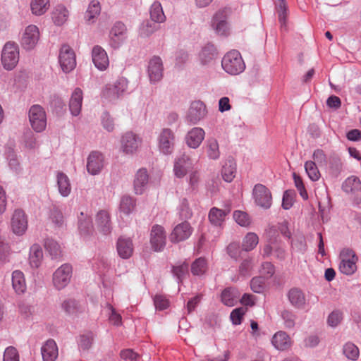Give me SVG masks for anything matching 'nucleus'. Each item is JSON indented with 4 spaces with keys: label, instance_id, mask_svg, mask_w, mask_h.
<instances>
[{
    "label": "nucleus",
    "instance_id": "nucleus-1",
    "mask_svg": "<svg viewBox=\"0 0 361 361\" xmlns=\"http://www.w3.org/2000/svg\"><path fill=\"white\" fill-rule=\"evenodd\" d=\"M221 66L227 73L231 75H239L245 69V63L240 53L237 50H232L224 56Z\"/></svg>",
    "mask_w": 361,
    "mask_h": 361
},
{
    "label": "nucleus",
    "instance_id": "nucleus-2",
    "mask_svg": "<svg viewBox=\"0 0 361 361\" xmlns=\"http://www.w3.org/2000/svg\"><path fill=\"white\" fill-rule=\"evenodd\" d=\"M157 142L160 154L166 156L171 155L176 148L175 132L169 128H162L157 135Z\"/></svg>",
    "mask_w": 361,
    "mask_h": 361
},
{
    "label": "nucleus",
    "instance_id": "nucleus-3",
    "mask_svg": "<svg viewBox=\"0 0 361 361\" xmlns=\"http://www.w3.org/2000/svg\"><path fill=\"white\" fill-rule=\"evenodd\" d=\"M18 45L13 42H6L1 51V61L6 71L13 70L19 61Z\"/></svg>",
    "mask_w": 361,
    "mask_h": 361
},
{
    "label": "nucleus",
    "instance_id": "nucleus-4",
    "mask_svg": "<svg viewBox=\"0 0 361 361\" xmlns=\"http://www.w3.org/2000/svg\"><path fill=\"white\" fill-rule=\"evenodd\" d=\"M128 81L125 78H118L114 84H108L102 90V96L109 102H114L123 97L128 90Z\"/></svg>",
    "mask_w": 361,
    "mask_h": 361
},
{
    "label": "nucleus",
    "instance_id": "nucleus-5",
    "mask_svg": "<svg viewBox=\"0 0 361 361\" xmlns=\"http://www.w3.org/2000/svg\"><path fill=\"white\" fill-rule=\"evenodd\" d=\"M195 164L190 155L186 152L177 156L173 161V173L178 178L185 177L195 167Z\"/></svg>",
    "mask_w": 361,
    "mask_h": 361
},
{
    "label": "nucleus",
    "instance_id": "nucleus-6",
    "mask_svg": "<svg viewBox=\"0 0 361 361\" xmlns=\"http://www.w3.org/2000/svg\"><path fill=\"white\" fill-rule=\"evenodd\" d=\"M357 257L355 252L350 249L345 248L340 253L339 270L345 275H351L357 270L356 262Z\"/></svg>",
    "mask_w": 361,
    "mask_h": 361
},
{
    "label": "nucleus",
    "instance_id": "nucleus-7",
    "mask_svg": "<svg viewBox=\"0 0 361 361\" xmlns=\"http://www.w3.org/2000/svg\"><path fill=\"white\" fill-rule=\"evenodd\" d=\"M29 120L33 130L40 133L47 126V116L44 109L37 104L33 105L29 110Z\"/></svg>",
    "mask_w": 361,
    "mask_h": 361
},
{
    "label": "nucleus",
    "instance_id": "nucleus-8",
    "mask_svg": "<svg viewBox=\"0 0 361 361\" xmlns=\"http://www.w3.org/2000/svg\"><path fill=\"white\" fill-rule=\"evenodd\" d=\"M207 114L206 105L200 100L190 104L185 116V122L189 125H196L203 120Z\"/></svg>",
    "mask_w": 361,
    "mask_h": 361
},
{
    "label": "nucleus",
    "instance_id": "nucleus-9",
    "mask_svg": "<svg viewBox=\"0 0 361 361\" xmlns=\"http://www.w3.org/2000/svg\"><path fill=\"white\" fill-rule=\"evenodd\" d=\"M142 138L132 131L123 134L121 138V150L126 154H133L137 152L142 143Z\"/></svg>",
    "mask_w": 361,
    "mask_h": 361
},
{
    "label": "nucleus",
    "instance_id": "nucleus-10",
    "mask_svg": "<svg viewBox=\"0 0 361 361\" xmlns=\"http://www.w3.org/2000/svg\"><path fill=\"white\" fill-rule=\"evenodd\" d=\"M255 202L263 209H269L271 206L272 197L270 190L264 185L256 184L252 190Z\"/></svg>",
    "mask_w": 361,
    "mask_h": 361
},
{
    "label": "nucleus",
    "instance_id": "nucleus-11",
    "mask_svg": "<svg viewBox=\"0 0 361 361\" xmlns=\"http://www.w3.org/2000/svg\"><path fill=\"white\" fill-rule=\"evenodd\" d=\"M72 276V267L68 264H63L53 274V284L58 290L64 288L70 282Z\"/></svg>",
    "mask_w": 361,
    "mask_h": 361
},
{
    "label": "nucleus",
    "instance_id": "nucleus-12",
    "mask_svg": "<svg viewBox=\"0 0 361 361\" xmlns=\"http://www.w3.org/2000/svg\"><path fill=\"white\" fill-rule=\"evenodd\" d=\"M59 62L64 73H69L76 66L75 55L73 50L66 44L61 47L59 56Z\"/></svg>",
    "mask_w": 361,
    "mask_h": 361
},
{
    "label": "nucleus",
    "instance_id": "nucleus-13",
    "mask_svg": "<svg viewBox=\"0 0 361 361\" xmlns=\"http://www.w3.org/2000/svg\"><path fill=\"white\" fill-rule=\"evenodd\" d=\"M127 38L126 25L118 21L114 24L109 32V44L114 49L119 48Z\"/></svg>",
    "mask_w": 361,
    "mask_h": 361
},
{
    "label": "nucleus",
    "instance_id": "nucleus-14",
    "mask_svg": "<svg viewBox=\"0 0 361 361\" xmlns=\"http://www.w3.org/2000/svg\"><path fill=\"white\" fill-rule=\"evenodd\" d=\"M39 39V31L35 25L27 26L22 35L20 43L22 47L27 50L32 49L37 44Z\"/></svg>",
    "mask_w": 361,
    "mask_h": 361
},
{
    "label": "nucleus",
    "instance_id": "nucleus-15",
    "mask_svg": "<svg viewBox=\"0 0 361 361\" xmlns=\"http://www.w3.org/2000/svg\"><path fill=\"white\" fill-rule=\"evenodd\" d=\"M12 231L18 235H23L27 228V219L23 210L16 209L11 220Z\"/></svg>",
    "mask_w": 361,
    "mask_h": 361
},
{
    "label": "nucleus",
    "instance_id": "nucleus-16",
    "mask_svg": "<svg viewBox=\"0 0 361 361\" xmlns=\"http://www.w3.org/2000/svg\"><path fill=\"white\" fill-rule=\"evenodd\" d=\"M205 137V132L200 127H193L185 135L186 145L193 149H197Z\"/></svg>",
    "mask_w": 361,
    "mask_h": 361
},
{
    "label": "nucleus",
    "instance_id": "nucleus-17",
    "mask_svg": "<svg viewBox=\"0 0 361 361\" xmlns=\"http://www.w3.org/2000/svg\"><path fill=\"white\" fill-rule=\"evenodd\" d=\"M166 233L164 228L159 225H154L150 233V243L156 252L161 251L166 245Z\"/></svg>",
    "mask_w": 361,
    "mask_h": 361
},
{
    "label": "nucleus",
    "instance_id": "nucleus-18",
    "mask_svg": "<svg viewBox=\"0 0 361 361\" xmlns=\"http://www.w3.org/2000/svg\"><path fill=\"white\" fill-rule=\"evenodd\" d=\"M212 27L218 35H228L229 25L224 11H219L214 14L212 20Z\"/></svg>",
    "mask_w": 361,
    "mask_h": 361
},
{
    "label": "nucleus",
    "instance_id": "nucleus-19",
    "mask_svg": "<svg viewBox=\"0 0 361 361\" xmlns=\"http://www.w3.org/2000/svg\"><path fill=\"white\" fill-rule=\"evenodd\" d=\"M163 63L162 60L159 56H153L149 61L148 76L152 83L160 81L163 77Z\"/></svg>",
    "mask_w": 361,
    "mask_h": 361
},
{
    "label": "nucleus",
    "instance_id": "nucleus-20",
    "mask_svg": "<svg viewBox=\"0 0 361 361\" xmlns=\"http://www.w3.org/2000/svg\"><path fill=\"white\" fill-rule=\"evenodd\" d=\"M192 232V228L190 223L185 221L175 226L171 234V240L173 243L185 240L191 235Z\"/></svg>",
    "mask_w": 361,
    "mask_h": 361
},
{
    "label": "nucleus",
    "instance_id": "nucleus-21",
    "mask_svg": "<svg viewBox=\"0 0 361 361\" xmlns=\"http://www.w3.org/2000/svg\"><path fill=\"white\" fill-rule=\"evenodd\" d=\"M92 58L95 67L99 71H104L108 68L109 58L106 51L102 47L97 45L93 47Z\"/></svg>",
    "mask_w": 361,
    "mask_h": 361
},
{
    "label": "nucleus",
    "instance_id": "nucleus-22",
    "mask_svg": "<svg viewBox=\"0 0 361 361\" xmlns=\"http://www.w3.org/2000/svg\"><path fill=\"white\" fill-rule=\"evenodd\" d=\"M104 166V157L99 152H92L87 158V170L91 175L100 173Z\"/></svg>",
    "mask_w": 361,
    "mask_h": 361
},
{
    "label": "nucleus",
    "instance_id": "nucleus-23",
    "mask_svg": "<svg viewBox=\"0 0 361 361\" xmlns=\"http://www.w3.org/2000/svg\"><path fill=\"white\" fill-rule=\"evenodd\" d=\"M287 298L293 307L299 310L305 307L307 304L306 296L301 289L298 288L290 289L287 293Z\"/></svg>",
    "mask_w": 361,
    "mask_h": 361
},
{
    "label": "nucleus",
    "instance_id": "nucleus-24",
    "mask_svg": "<svg viewBox=\"0 0 361 361\" xmlns=\"http://www.w3.org/2000/svg\"><path fill=\"white\" fill-rule=\"evenodd\" d=\"M149 174L146 169H140L135 175L133 181L135 194L142 195L147 188Z\"/></svg>",
    "mask_w": 361,
    "mask_h": 361
},
{
    "label": "nucleus",
    "instance_id": "nucleus-25",
    "mask_svg": "<svg viewBox=\"0 0 361 361\" xmlns=\"http://www.w3.org/2000/svg\"><path fill=\"white\" fill-rule=\"evenodd\" d=\"M82 99L83 93L82 90L79 87H76L73 90L69 102V109L71 114L73 116H77L80 114L82 108Z\"/></svg>",
    "mask_w": 361,
    "mask_h": 361
},
{
    "label": "nucleus",
    "instance_id": "nucleus-26",
    "mask_svg": "<svg viewBox=\"0 0 361 361\" xmlns=\"http://www.w3.org/2000/svg\"><path fill=\"white\" fill-rule=\"evenodd\" d=\"M56 186L59 194L63 197H68L71 192V185L68 176L61 171L56 173Z\"/></svg>",
    "mask_w": 361,
    "mask_h": 361
},
{
    "label": "nucleus",
    "instance_id": "nucleus-27",
    "mask_svg": "<svg viewBox=\"0 0 361 361\" xmlns=\"http://www.w3.org/2000/svg\"><path fill=\"white\" fill-rule=\"evenodd\" d=\"M116 249L118 255L123 259H128L133 252V244L130 238L120 237L118 239Z\"/></svg>",
    "mask_w": 361,
    "mask_h": 361
},
{
    "label": "nucleus",
    "instance_id": "nucleus-28",
    "mask_svg": "<svg viewBox=\"0 0 361 361\" xmlns=\"http://www.w3.org/2000/svg\"><path fill=\"white\" fill-rule=\"evenodd\" d=\"M96 224L98 230L104 235H108L111 231V223L108 212L99 211L96 216Z\"/></svg>",
    "mask_w": 361,
    "mask_h": 361
},
{
    "label": "nucleus",
    "instance_id": "nucleus-29",
    "mask_svg": "<svg viewBox=\"0 0 361 361\" xmlns=\"http://www.w3.org/2000/svg\"><path fill=\"white\" fill-rule=\"evenodd\" d=\"M217 56L216 49L214 44L208 43L203 46L198 53V60L202 65H207Z\"/></svg>",
    "mask_w": 361,
    "mask_h": 361
},
{
    "label": "nucleus",
    "instance_id": "nucleus-30",
    "mask_svg": "<svg viewBox=\"0 0 361 361\" xmlns=\"http://www.w3.org/2000/svg\"><path fill=\"white\" fill-rule=\"evenodd\" d=\"M41 353L43 361H55L59 352L56 342L53 339H49L42 346Z\"/></svg>",
    "mask_w": 361,
    "mask_h": 361
},
{
    "label": "nucleus",
    "instance_id": "nucleus-31",
    "mask_svg": "<svg viewBox=\"0 0 361 361\" xmlns=\"http://www.w3.org/2000/svg\"><path fill=\"white\" fill-rule=\"evenodd\" d=\"M271 343L276 349L286 350L291 346L292 341L285 331H279L273 336Z\"/></svg>",
    "mask_w": 361,
    "mask_h": 361
},
{
    "label": "nucleus",
    "instance_id": "nucleus-32",
    "mask_svg": "<svg viewBox=\"0 0 361 361\" xmlns=\"http://www.w3.org/2000/svg\"><path fill=\"white\" fill-rule=\"evenodd\" d=\"M12 288L18 295L25 293L27 286L24 274L20 270H15L11 275Z\"/></svg>",
    "mask_w": 361,
    "mask_h": 361
},
{
    "label": "nucleus",
    "instance_id": "nucleus-33",
    "mask_svg": "<svg viewBox=\"0 0 361 361\" xmlns=\"http://www.w3.org/2000/svg\"><path fill=\"white\" fill-rule=\"evenodd\" d=\"M240 292L235 287L226 288L221 294V300L226 306L233 307L239 300Z\"/></svg>",
    "mask_w": 361,
    "mask_h": 361
},
{
    "label": "nucleus",
    "instance_id": "nucleus-34",
    "mask_svg": "<svg viewBox=\"0 0 361 361\" xmlns=\"http://www.w3.org/2000/svg\"><path fill=\"white\" fill-rule=\"evenodd\" d=\"M228 213L229 210L212 207L209 212V221L212 225L216 227H221L225 221L226 216Z\"/></svg>",
    "mask_w": 361,
    "mask_h": 361
},
{
    "label": "nucleus",
    "instance_id": "nucleus-35",
    "mask_svg": "<svg viewBox=\"0 0 361 361\" xmlns=\"http://www.w3.org/2000/svg\"><path fill=\"white\" fill-rule=\"evenodd\" d=\"M204 148L209 159L217 160L220 157L219 145L214 137H209L204 142Z\"/></svg>",
    "mask_w": 361,
    "mask_h": 361
},
{
    "label": "nucleus",
    "instance_id": "nucleus-36",
    "mask_svg": "<svg viewBox=\"0 0 361 361\" xmlns=\"http://www.w3.org/2000/svg\"><path fill=\"white\" fill-rule=\"evenodd\" d=\"M43 260V251L38 244L32 245L30 248L29 262L33 268H38Z\"/></svg>",
    "mask_w": 361,
    "mask_h": 361
},
{
    "label": "nucleus",
    "instance_id": "nucleus-37",
    "mask_svg": "<svg viewBox=\"0 0 361 361\" xmlns=\"http://www.w3.org/2000/svg\"><path fill=\"white\" fill-rule=\"evenodd\" d=\"M101 13L100 3L97 0H92L85 13V20L88 23H92Z\"/></svg>",
    "mask_w": 361,
    "mask_h": 361
},
{
    "label": "nucleus",
    "instance_id": "nucleus-38",
    "mask_svg": "<svg viewBox=\"0 0 361 361\" xmlns=\"http://www.w3.org/2000/svg\"><path fill=\"white\" fill-rule=\"evenodd\" d=\"M236 164L233 159H227L223 165L221 175L224 180L228 183L231 182L235 176Z\"/></svg>",
    "mask_w": 361,
    "mask_h": 361
},
{
    "label": "nucleus",
    "instance_id": "nucleus-39",
    "mask_svg": "<svg viewBox=\"0 0 361 361\" xmlns=\"http://www.w3.org/2000/svg\"><path fill=\"white\" fill-rule=\"evenodd\" d=\"M69 12L63 5L56 6L52 12V20L55 25L61 26L68 20Z\"/></svg>",
    "mask_w": 361,
    "mask_h": 361
},
{
    "label": "nucleus",
    "instance_id": "nucleus-40",
    "mask_svg": "<svg viewBox=\"0 0 361 361\" xmlns=\"http://www.w3.org/2000/svg\"><path fill=\"white\" fill-rule=\"evenodd\" d=\"M135 200L133 197L129 195H123L120 201V214H123L125 216L130 215L135 209Z\"/></svg>",
    "mask_w": 361,
    "mask_h": 361
},
{
    "label": "nucleus",
    "instance_id": "nucleus-41",
    "mask_svg": "<svg viewBox=\"0 0 361 361\" xmlns=\"http://www.w3.org/2000/svg\"><path fill=\"white\" fill-rule=\"evenodd\" d=\"M44 248L49 254L51 259H58L62 255V250L60 245L51 238H47L44 241Z\"/></svg>",
    "mask_w": 361,
    "mask_h": 361
},
{
    "label": "nucleus",
    "instance_id": "nucleus-42",
    "mask_svg": "<svg viewBox=\"0 0 361 361\" xmlns=\"http://www.w3.org/2000/svg\"><path fill=\"white\" fill-rule=\"evenodd\" d=\"M149 14L151 20L157 23H161L166 20V16L163 11L162 6L158 1H155L151 5Z\"/></svg>",
    "mask_w": 361,
    "mask_h": 361
},
{
    "label": "nucleus",
    "instance_id": "nucleus-43",
    "mask_svg": "<svg viewBox=\"0 0 361 361\" xmlns=\"http://www.w3.org/2000/svg\"><path fill=\"white\" fill-rule=\"evenodd\" d=\"M78 228L83 235L87 234L92 228L91 217L87 214L81 212L78 216Z\"/></svg>",
    "mask_w": 361,
    "mask_h": 361
},
{
    "label": "nucleus",
    "instance_id": "nucleus-44",
    "mask_svg": "<svg viewBox=\"0 0 361 361\" xmlns=\"http://www.w3.org/2000/svg\"><path fill=\"white\" fill-rule=\"evenodd\" d=\"M259 243L258 235L252 232L247 233L243 239L242 248L243 251L249 252L255 248Z\"/></svg>",
    "mask_w": 361,
    "mask_h": 361
},
{
    "label": "nucleus",
    "instance_id": "nucleus-45",
    "mask_svg": "<svg viewBox=\"0 0 361 361\" xmlns=\"http://www.w3.org/2000/svg\"><path fill=\"white\" fill-rule=\"evenodd\" d=\"M158 28L159 26L157 25V23L149 20H144L140 26V36L142 37H148L157 31Z\"/></svg>",
    "mask_w": 361,
    "mask_h": 361
},
{
    "label": "nucleus",
    "instance_id": "nucleus-46",
    "mask_svg": "<svg viewBox=\"0 0 361 361\" xmlns=\"http://www.w3.org/2000/svg\"><path fill=\"white\" fill-rule=\"evenodd\" d=\"M30 8L32 14L42 16L49 9V0H32Z\"/></svg>",
    "mask_w": 361,
    "mask_h": 361
},
{
    "label": "nucleus",
    "instance_id": "nucleus-47",
    "mask_svg": "<svg viewBox=\"0 0 361 361\" xmlns=\"http://www.w3.org/2000/svg\"><path fill=\"white\" fill-rule=\"evenodd\" d=\"M280 2L276 6V13L278 15L279 21L281 25V30H287V15L288 8L285 0H279Z\"/></svg>",
    "mask_w": 361,
    "mask_h": 361
},
{
    "label": "nucleus",
    "instance_id": "nucleus-48",
    "mask_svg": "<svg viewBox=\"0 0 361 361\" xmlns=\"http://www.w3.org/2000/svg\"><path fill=\"white\" fill-rule=\"evenodd\" d=\"M280 317L283 320L285 328L292 329L295 327L297 315L291 310H283L281 312Z\"/></svg>",
    "mask_w": 361,
    "mask_h": 361
},
{
    "label": "nucleus",
    "instance_id": "nucleus-49",
    "mask_svg": "<svg viewBox=\"0 0 361 361\" xmlns=\"http://www.w3.org/2000/svg\"><path fill=\"white\" fill-rule=\"evenodd\" d=\"M343 353L347 359L352 361H356L360 356L359 348L351 342H347L343 345Z\"/></svg>",
    "mask_w": 361,
    "mask_h": 361
},
{
    "label": "nucleus",
    "instance_id": "nucleus-50",
    "mask_svg": "<svg viewBox=\"0 0 361 361\" xmlns=\"http://www.w3.org/2000/svg\"><path fill=\"white\" fill-rule=\"evenodd\" d=\"M305 170L312 181L315 182L320 178L321 174L314 161H307L305 163Z\"/></svg>",
    "mask_w": 361,
    "mask_h": 361
},
{
    "label": "nucleus",
    "instance_id": "nucleus-51",
    "mask_svg": "<svg viewBox=\"0 0 361 361\" xmlns=\"http://www.w3.org/2000/svg\"><path fill=\"white\" fill-rule=\"evenodd\" d=\"M207 269V264L206 259L200 257L195 259L191 265V272L195 276L203 275Z\"/></svg>",
    "mask_w": 361,
    "mask_h": 361
},
{
    "label": "nucleus",
    "instance_id": "nucleus-52",
    "mask_svg": "<svg viewBox=\"0 0 361 361\" xmlns=\"http://www.w3.org/2000/svg\"><path fill=\"white\" fill-rule=\"evenodd\" d=\"M360 180L356 176L348 177L343 183L342 188L347 193L353 192L360 188Z\"/></svg>",
    "mask_w": 361,
    "mask_h": 361
},
{
    "label": "nucleus",
    "instance_id": "nucleus-53",
    "mask_svg": "<svg viewBox=\"0 0 361 361\" xmlns=\"http://www.w3.org/2000/svg\"><path fill=\"white\" fill-rule=\"evenodd\" d=\"M189 265L188 263L183 262L179 265L173 267V274L176 278L178 283H182L184 278L188 275Z\"/></svg>",
    "mask_w": 361,
    "mask_h": 361
},
{
    "label": "nucleus",
    "instance_id": "nucleus-54",
    "mask_svg": "<svg viewBox=\"0 0 361 361\" xmlns=\"http://www.w3.org/2000/svg\"><path fill=\"white\" fill-rule=\"evenodd\" d=\"M178 213L182 219L188 220L192 217V212L186 198L180 200L178 207Z\"/></svg>",
    "mask_w": 361,
    "mask_h": 361
},
{
    "label": "nucleus",
    "instance_id": "nucleus-55",
    "mask_svg": "<svg viewBox=\"0 0 361 361\" xmlns=\"http://www.w3.org/2000/svg\"><path fill=\"white\" fill-rule=\"evenodd\" d=\"M307 247L306 240L303 235L297 236L291 242V248L298 252L305 253Z\"/></svg>",
    "mask_w": 361,
    "mask_h": 361
},
{
    "label": "nucleus",
    "instance_id": "nucleus-56",
    "mask_svg": "<svg viewBox=\"0 0 361 361\" xmlns=\"http://www.w3.org/2000/svg\"><path fill=\"white\" fill-rule=\"evenodd\" d=\"M293 178L294 180V184L297 190H298L300 195L301 197L306 200L308 199V194L305 189V185L303 183V181L300 176L296 174L295 173H293Z\"/></svg>",
    "mask_w": 361,
    "mask_h": 361
},
{
    "label": "nucleus",
    "instance_id": "nucleus-57",
    "mask_svg": "<svg viewBox=\"0 0 361 361\" xmlns=\"http://www.w3.org/2000/svg\"><path fill=\"white\" fill-rule=\"evenodd\" d=\"M343 319V313L338 310L331 312L327 318V324L331 327H336Z\"/></svg>",
    "mask_w": 361,
    "mask_h": 361
},
{
    "label": "nucleus",
    "instance_id": "nucleus-58",
    "mask_svg": "<svg viewBox=\"0 0 361 361\" xmlns=\"http://www.w3.org/2000/svg\"><path fill=\"white\" fill-rule=\"evenodd\" d=\"M295 192L293 190H286L283 195L282 207L287 210L292 207L294 202Z\"/></svg>",
    "mask_w": 361,
    "mask_h": 361
},
{
    "label": "nucleus",
    "instance_id": "nucleus-59",
    "mask_svg": "<svg viewBox=\"0 0 361 361\" xmlns=\"http://www.w3.org/2000/svg\"><path fill=\"white\" fill-rule=\"evenodd\" d=\"M62 308L68 314H74L79 312V306L76 300L68 299L62 303Z\"/></svg>",
    "mask_w": 361,
    "mask_h": 361
},
{
    "label": "nucleus",
    "instance_id": "nucleus-60",
    "mask_svg": "<svg viewBox=\"0 0 361 361\" xmlns=\"http://www.w3.org/2000/svg\"><path fill=\"white\" fill-rule=\"evenodd\" d=\"M233 219L240 226H247L250 223L248 214L242 211H235L233 212Z\"/></svg>",
    "mask_w": 361,
    "mask_h": 361
},
{
    "label": "nucleus",
    "instance_id": "nucleus-61",
    "mask_svg": "<svg viewBox=\"0 0 361 361\" xmlns=\"http://www.w3.org/2000/svg\"><path fill=\"white\" fill-rule=\"evenodd\" d=\"M228 255L233 259L238 260L241 255L243 249L241 250L240 245L237 243H231L227 247Z\"/></svg>",
    "mask_w": 361,
    "mask_h": 361
},
{
    "label": "nucleus",
    "instance_id": "nucleus-62",
    "mask_svg": "<svg viewBox=\"0 0 361 361\" xmlns=\"http://www.w3.org/2000/svg\"><path fill=\"white\" fill-rule=\"evenodd\" d=\"M93 341V336L92 334H87L81 335L78 340V345L80 349L82 350H88Z\"/></svg>",
    "mask_w": 361,
    "mask_h": 361
},
{
    "label": "nucleus",
    "instance_id": "nucleus-63",
    "mask_svg": "<svg viewBox=\"0 0 361 361\" xmlns=\"http://www.w3.org/2000/svg\"><path fill=\"white\" fill-rule=\"evenodd\" d=\"M252 290L257 293H261L264 290V280L262 277L257 276L252 279L250 281Z\"/></svg>",
    "mask_w": 361,
    "mask_h": 361
},
{
    "label": "nucleus",
    "instance_id": "nucleus-64",
    "mask_svg": "<svg viewBox=\"0 0 361 361\" xmlns=\"http://www.w3.org/2000/svg\"><path fill=\"white\" fill-rule=\"evenodd\" d=\"M3 361H19L18 352L13 346L7 347L4 353Z\"/></svg>",
    "mask_w": 361,
    "mask_h": 361
}]
</instances>
